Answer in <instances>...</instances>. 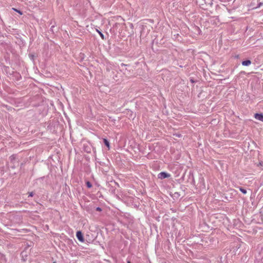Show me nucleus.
Returning <instances> with one entry per match:
<instances>
[{
    "label": "nucleus",
    "mask_w": 263,
    "mask_h": 263,
    "mask_svg": "<svg viewBox=\"0 0 263 263\" xmlns=\"http://www.w3.org/2000/svg\"><path fill=\"white\" fill-rule=\"evenodd\" d=\"M171 175L164 172H161L158 174V178L160 179H163L166 178H169Z\"/></svg>",
    "instance_id": "1"
},
{
    "label": "nucleus",
    "mask_w": 263,
    "mask_h": 263,
    "mask_svg": "<svg viewBox=\"0 0 263 263\" xmlns=\"http://www.w3.org/2000/svg\"><path fill=\"white\" fill-rule=\"evenodd\" d=\"M76 236L77 239L81 242H84V238L83 235L82 233L79 231H78L76 233Z\"/></svg>",
    "instance_id": "2"
},
{
    "label": "nucleus",
    "mask_w": 263,
    "mask_h": 263,
    "mask_svg": "<svg viewBox=\"0 0 263 263\" xmlns=\"http://www.w3.org/2000/svg\"><path fill=\"white\" fill-rule=\"evenodd\" d=\"M254 118L260 121H263V114L256 113L254 115Z\"/></svg>",
    "instance_id": "3"
},
{
    "label": "nucleus",
    "mask_w": 263,
    "mask_h": 263,
    "mask_svg": "<svg viewBox=\"0 0 263 263\" xmlns=\"http://www.w3.org/2000/svg\"><path fill=\"white\" fill-rule=\"evenodd\" d=\"M251 64V61L249 60L243 61L242 62V65L245 66H248Z\"/></svg>",
    "instance_id": "4"
},
{
    "label": "nucleus",
    "mask_w": 263,
    "mask_h": 263,
    "mask_svg": "<svg viewBox=\"0 0 263 263\" xmlns=\"http://www.w3.org/2000/svg\"><path fill=\"white\" fill-rule=\"evenodd\" d=\"M103 142L104 144L108 147V149H110V143L105 138L103 139Z\"/></svg>",
    "instance_id": "5"
},
{
    "label": "nucleus",
    "mask_w": 263,
    "mask_h": 263,
    "mask_svg": "<svg viewBox=\"0 0 263 263\" xmlns=\"http://www.w3.org/2000/svg\"><path fill=\"white\" fill-rule=\"evenodd\" d=\"M238 188L239 189V191L240 192H241L243 194H246L247 192V190L241 187H238Z\"/></svg>",
    "instance_id": "6"
},
{
    "label": "nucleus",
    "mask_w": 263,
    "mask_h": 263,
    "mask_svg": "<svg viewBox=\"0 0 263 263\" xmlns=\"http://www.w3.org/2000/svg\"><path fill=\"white\" fill-rule=\"evenodd\" d=\"M97 31L98 32V33L99 34V35H100L101 37L103 39V40H104L105 39V37H104V34L100 31H99V30L97 29Z\"/></svg>",
    "instance_id": "7"
},
{
    "label": "nucleus",
    "mask_w": 263,
    "mask_h": 263,
    "mask_svg": "<svg viewBox=\"0 0 263 263\" xmlns=\"http://www.w3.org/2000/svg\"><path fill=\"white\" fill-rule=\"evenodd\" d=\"M86 186L88 188H90L92 187V184L90 182L87 181L86 183Z\"/></svg>",
    "instance_id": "8"
},
{
    "label": "nucleus",
    "mask_w": 263,
    "mask_h": 263,
    "mask_svg": "<svg viewBox=\"0 0 263 263\" xmlns=\"http://www.w3.org/2000/svg\"><path fill=\"white\" fill-rule=\"evenodd\" d=\"M263 5V3H261V2H260L258 4L257 6L256 7V8H259L261 6Z\"/></svg>",
    "instance_id": "9"
},
{
    "label": "nucleus",
    "mask_w": 263,
    "mask_h": 263,
    "mask_svg": "<svg viewBox=\"0 0 263 263\" xmlns=\"http://www.w3.org/2000/svg\"><path fill=\"white\" fill-rule=\"evenodd\" d=\"M33 195H34V194L32 192H30V193H29L28 197H32L33 196Z\"/></svg>",
    "instance_id": "10"
},
{
    "label": "nucleus",
    "mask_w": 263,
    "mask_h": 263,
    "mask_svg": "<svg viewBox=\"0 0 263 263\" xmlns=\"http://www.w3.org/2000/svg\"><path fill=\"white\" fill-rule=\"evenodd\" d=\"M96 210L98 211H102V209L100 207H97L96 208Z\"/></svg>",
    "instance_id": "11"
},
{
    "label": "nucleus",
    "mask_w": 263,
    "mask_h": 263,
    "mask_svg": "<svg viewBox=\"0 0 263 263\" xmlns=\"http://www.w3.org/2000/svg\"><path fill=\"white\" fill-rule=\"evenodd\" d=\"M14 10L15 11H16V12H18L19 13H20L21 14H22V13L21 12V11H20V10H16V9H14Z\"/></svg>",
    "instance_id": "12"
},
{
    "label": "nucleus",
    "mask_w": 263,
    "mask_h": 263,
    "mask_svg": "<svg viewBox=\"0 0 263 263\" xmlns=\"http://www.w3.org/2000/svg\"><path fill=\"white\" fill-rule=\"evenodd\" d=\"M127 263H132V262L129 260H127Z\"/></svg>",
    "instance_id": "13"
},
{
    "label": "nucleus",
    "mask_w": 263,
    "mask_h": 263,
    "mask_svg": "<svg viewBox=\"0 0 263 263\" xmlns=\"http://www.w3.org/2000/svg\"><path fill=\"white\" fill-rule=\"evenodd\" d=\"M13 156H11L10 158H11V160H12V158H13Z\"/></svg>",
    "instance_id": "14"
},
{
    "label": "nucleus",
    "mask_w": 263,
    "mask_h": 263,
    "mask_svg": "<svg viewBox=\"0 0 263 263\" xmlns=\"http://www.w3.org/2000/svg\"><path fill=\"white\" fill-rule=\"evenodd\" d=\"M205 3H206V0H202Z\"/></svg>",
    "instance_id": "15"
},
{
    "label": "nucleus",
    "mask_w": 263,
    "mask_h": 263,
    "mask_svg": "<svg viewBox=\"0 0 263 263\" xmlns=\"http://www.w3.org/2000/svg\"><path fill=\"white\" fill-rule=\"evenodd\" d=\"M52 263H56V262H55V261H54V262H53Z\"/></svg>",
    "instance_id": "16"
}]
</instances>
